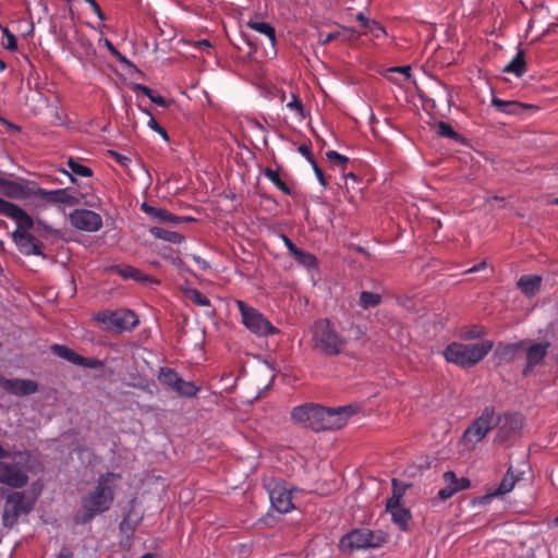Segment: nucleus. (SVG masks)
<instances>
[{
	"instance_id": "f257e3e1",
	"label": "nucleus",
	"mask_w": 558,
	"mask_h": 558,
	"mask_svg": "<svg viewBox=\"0 0 558 558\" xmlns=\"http://www.w3.org/2000/svg\"><path fill=\"white\" fill-rule=\"evenodd\" d=\"M355 413L356 408L351 404L325 408L316 403H305L293 408L291 418L303 427L320 432L343 427Z\"/></svg>"
},
{
	"instance_id": "f03ea898",
	"label": "nucleus",
	"mask_w": 558,
	"mask_h": 558,
	"mask_svg": "<svg viewBox=\"0 0 558 558\" xmlns=\"http://www.w3.org/2000/svg\"><path fill=\"white\" fill-rule=\"evenodd\" d=\"M119 478L120 475L113 472L98 477L95 488L81 499L82 509L74 515L76 524H86L111 508Z\"/></svg>"
},
{
	"instance_id": "7ed1b4c3",
	"label": "nucleus",
	"mask_w": 558,
	"mask_h": 558,
	"mask_svg": "<svg viewBox=\"0 0 558 558\" xmlns=\"http://www.w3.org/2000/svg\"><path fill=\"white\" fill-rule=\"evenodd\" d=\"M493 347L494 343L490 340L470 344L452 342L445 349L444 356L449 363L468 368L481 362Z\"/></svg>"
},
{
	"instance_id": "20e7f679",
	"label": "nucleus",
	"mask_w": 558,
	"mask_h": 558,
	"mask_svg": "<svg viewBox=\"0 0 558 558\" xmlns=\"http://www.w3.org/2000/svg\"><path fill=\"white\" fill-rule=\"evenodd\" d=\"M313 349L326 356L342 353L347 340L333 328L329 319H318L313 327Z\"/></svg>"
},
{
	"instance_id": "39448f33",
	"label": "nucleus",
	"mask_w": 558,
	"mask_h": 558,
	"mask_svg": "<svg viewBox=\"0 0 558 558\" xmlns=\"http://www.w3.org/2000/svg\"><path fill=\"white\" fill-rule=\"evenodd\" d=\"M87 184L78 185L77 194H71L69 189L45 190L33 185L32 196L39 197L51 204L77 205L83 202L86 206L96 207L100 199L89 194Z\"/></svg>"
},
{
	"instance_id": "423d86ee",
	"label": "nucleus",
	"mask_w": 558,
	"mask_h": 558,
	"mask_svg": "<svg viewBox=\"0 0 558 558\" xmlns=\"http://www.w3.org/2000/svg\"><path fill=\"white\" fill-rule=\"evenodd\" d=\"M95 320L104 325L106 330L121 333L131 331L138 325L136 314L132 310L120 308L116 311L104 310L95 315Z\"/></svg>"
},
{
	"instance_id": "0eeeda50",
	"label": "nucleus",
	"mask_w": 558,
	"mask_h": 558,
	"mask_svg": "<svg viewBox=\"0 0 558 558\" xmlns=\"http://www.w3.org/2000/svg\"><path fill=\"white\" fill-rule=\"evenodd\" d=\"M500 421L501 417L495 415L494 407H486L464 430L462 438L466 442L477 444L486 437L490 429L498 426Z\"/></svg>"
},
{
	"instance_id": "6e6552de",
	"label": "nucleus",
	"mask_w": 558,
	"mask_h": 558,
	"mask_svg": "<svg viewBox=\"0 0 558 558\" xmlns=\"http://www.w3.org/2000/svg\"><path fill=\"white\" fill-rule=\"evenodd\" d=\"M241 314L243 325L257 336L275 335L278 329L256 308L247 305L242 300L235 301Z\"/></svg>"
},
{
	"instance_id": "1a4fd4ad",
	"label": "nucleus",
	"mask_w": 558,
	"mask_h": 558,
	"mask_svg": "<svg viewBox=\"0 0 558 558\" xmlns=\"http://www.w3.org/2000/svg\"><path fill=\"white\" fill-rule=\"evenodd\" d=\"M385 542L380 532H373L368 529H355L347 533L340 539V546L349 549H365L379 547Z\"/></svg>"
},
{
	"instance_id": "9d476101",
	"label": "nucleus",
	"mask_w": 558,
	"mask_h": 558,
	"mask_svg": "<svg viewBox=\"0 0 558 558\" xmlns=\"http://www.w3.org/2000/svg\"><path fill=\"white\" fill-rule=\"evenodd\" d=\"M157 378L162 386L181 397H195L199 391L194 383L184 380L177 371L170 367H160Z\"/></svg>"
},
{
	"instance_id": "9b49d317",
	"label": "nucleus",
	"mask_w": 558,
	"mask_h": 558,
	"mask_svg": "<svg viewBox=\"0 0 558 558\" xmlns=\"http://www.w3.org/2000/svg\"><path fill=\"white\" fill-rule=\"evenodd\" d=\"M34 501L26 500L24 493H12L5 499L3 510V524L5 526H13L20 515L27 514L33 510Z\"/></svg>"
},
{
	"instance_id": "f8f14e48",
	"label": "nucleus",
	"mask_w": 558,
	"mask_h": 558,
	"mask_svg": "<svg viewBox=\"0 0 558 558\" xmlns=\"http://www.w3.org/2000/svg\"><path fill=\"white\" fill-rule=\"evenodd\" d=\"M0 215L16 222V229L22 233H28L34 227L33 218L20 206L0 197Z\"/></svg>"
},
{
	"instance_id": "ddd939ff",
	"label": "nucleus",
	"mask_w": 558,
	"mask_h": 558,
	"mask_svg": "<svg viewBox=\"0 0 558 558\" xmlns=\"http://www.w3.org/2000/svg\"><path fill=\"white\" fill-rule=\"evenodd\" d=\"M71 225L85 232H97L102 228V218L89 209H74L69 216Z\"/></svg>"
},
{
	"instance_id": "4468645a",
	"label": "nucleus",
	"mask_w": 558,
	"mask_h": 558,
	"mask_svg": "<svg viewBox=\"0 0 558 558\" xmlns=\"http://www.w3.org/2000/svg\"><path fill=\"white\" fill-rule=\"evenodd\" d=\"M267 489L271 506L278 512L288 513L294 508L291 489L279 483H275L274 486L268 484Z\"/></svg>"
},
{
	"instance_id": "2eb2a0df",
	"label": "nucleus",
	"mask_w": 558,
	"mask_h": 558,
	"mask_svg": "<svg viewBox=\"0 0 558 558\" xmlns=\"http://www.w3.org/2000/svg\"><path fill=\"white\" fill-rule=\"evenodd\" d=\"M28 482V475L16 463L0 462V483L14 488L24 487Z\"/></svg>"
},
{
	"instance_id": "dca6fc26",
	"label": "nucleus",
	"mask_w": 558,
	"mask_h": 558,
	"mask_svg": "<svg viewBox=\"0 0 558 558\" xmlns=\"http://www.w3.org/2000/svg\"><path fill=\"white\" fill-rule=\"evenodd\" d=\"M50 350L57 356L68 362H71L74 365H78L86 368H100L104 365L101 361L97 359L85 357L63 344H52L50 347Z\"/></svg>"
},
{
	"instance_id": "f3484780",
	"label": "nucleus",
	"mask_w": 558,
	"mask_h": 558,
	"mask_svg": "<svg viewBox=\"0 0 558 558\" xmlns=\"http://www.w3.org/2000/svg\"><path fill=\"white\" fill-rule=\"evenodd\" d=\"M11 238L21 254L25 256H45L43 243L29 232L22 233L20 231H13Z\"/></svg>"
},
{
	"instance_id": "a211bd4d",
	"label": "nucleus",
	"mask_w": 558,
	"mask_h": 558,
	"mask_svg": "<svg viewBox=\"0 0 558 558\" xmlns=\"http://www.w3.org/2000/svg\"><path fill=\"white\" fill-rule=\"evenodd\" d=\"M0 387L7 392L24 397L38 391V384L32 379H8L0 374Z\"/></svg>"
},
{
	"instance_id": "6ab92c4d",
	"label": "nucleus",
	"mask_w": 558,
	"mask_h": 558,
	"mask_svg": "<svg viewBox=\"0 0 558 558\" xmlns=\"http://www.w3.org/2000/svg\"><path fill=\"white\" fill-rule=\"evenodd\" d=\"M550 342H532L526 348V365L523 368V375H527L535 366H538L545 360Z\"/></svg>"
},
{
	"instance_id": "aec40b11",
	"label": "nucleus",
	"mask_w": 558,
	"mask_h": 558,
	"mask_svg": "<svg viewBox=\"0 0 558 558\" xmlns=\"http://www.w3.org/2000/svg\"><path fill=\"white\" fill-rule=\"evenodd\" d=\"M32 192L33 186L0 177V193L10 198H26Z\"/></svg>"
},
{
	"instance_id": "412c9836",
	"label": "nucleus",
	"mask_w": 558,
	"mask_h": 558,
	"mask_svg": "<svg viewBox=\"0 0 558 558\" xmlns=\"http://www.w3.org/2000/svg\"><path fill=\"white\" fill-rule=\"evenodd\" d=\"M114 272H117L119 276H121L124 279H132L134 281H137L144 286H150V284H158L159 280L149 276L143 274L140 269L130 266H114L113 267Z\"/></svg>"
},
{
	"instance_id": "4be33fe9",
	"label": "nucleus",
	"mask_w": 558,
	"mask_h": 558,
	"mask_svg": "<svg viewBox=\"0 0 558 558\" xmlns=\"http://www.w3.org/2000/svg\"><path fill=\"white\" fill-rule=\"evenodd\" d=\"M66 166L71 172H69L64 169L61 170V172L66 174L70 178V181L72 183L76 184L77 186L80 184L77 183V180L75 177L92 178L94 174L93 170L89 167L82 165L80 161H77L76 159H74L72 157H70L68 159Z\"/></svg>"
},
{
	"instance_id": "5701e85b",
	"label": "nucleus",
	"mask_w": 558,
	"mask_h": 558,
	"mask_svg": "<svg viewBox=\"0 0 558 558\" xmlns=\"http://www.w3.org/2000/svg\"><path fill=\"white\" fill-rule=\"evenodd\" d=\"M541 284H542V277L536 276V275L521 276L517 282L518 288L527 298L534 296L539 291Z\"/></svg>"
},
{
	"instance_id": "b1692460",
	"label": "nucleus",
	"mask_w": 558,
	"mask_h": 558,
	"mask_svg": "<svg viewBox=\"0 0 558 558\" xmlns=\"http://www.w3.org/2000/svg\"><path fill=\"white\" fill-rule=\"evenodd\" d=\"M526 343V340H521L514 343H498L496 348V355L500 361L510 362L514 359L517 352Z\"/></svg>"
},
{
	"instance_id": "393cba45",
	"label": "nucleus",
	"mask_w": 558,
	"mask_h": 558,
	"mask_svg": "<svg viewBox=\"0 0 558 558\" xmlns=\"http://www.w3.org/2000/svg\"><path fill=\"white\" fill-rule=\"evenodd\" d=\"M492 105L496 109L506 114H519L525 108L523 104L515 100H502L498 97H493Z\"/></svg>"
},
{
	"instance_id": "a878e982",
	"label": "nucleus",
	"mask_w": 558,
	"mask_h": 558,
	"mask_svg": "<svg viewBox=\"0 0 558 558\" xmlns=\"http://www.w3.org/2000/svg\"><path fill=\"white\" fill-rule=\"evenodd\" d=\"M391 514V520L401 531L409 530V522L412 519V514L409 509L404 507H397L393 509H386Z\"/></svg>"
},
{
	"instance_id": "bb28decb",
	"label": "nucleus",
	"mask_w": 558,
	"mask_h": 558,
	"mask_svg": "<svg viewBox=\"0 0 558 558\" xmlns=\"http://www.w3.org/2000/svg\"><path fill=\"white\" fill-rule=\"evenodd\" d=\"M526 71L524 50L519 49L514 58L505 68L504 72L513 73L517 77H521Z\"/></svg>"
},
{
	"instance_id": "cd10ccee",
	"label": "nucleus",
	"mask_w": 558,
	"mask_h": 558,
	"mask_svg": "<svg viewBox=\"0 0 558 558\" xmlns=\"http://www.w3.org/2000/svg\"><path fill=\"white\" fill-rule=\"evenodd\" d=\"M444 482L446 483V486L449 488L457 489V493L468 489L471 486V482L466 477H460L458 478L456 473L452 471H447L444 473Z\"/></svg>"
},
{
	"instance_id": "c85d7f7f",
	"label": "nucleus",
	"mask_w": 558,
	"mask_h": 558,
	"mask_svg": "<svg viewBox=\"0 0 558 558\" xmlns=\"http://www.w3.org/2000/svg\"><path fill=\"white\" fill-rule=\"evenodd\" d=\"M150 233L156 239H160L170 243H181L184 239L182 234L162 227L150 228Z\"/></svg>"
},
{
	"instance_id": "c756f323",
	"label": "nucleus",
	"mask_w": 558,
	"mask_h": 558,
	"mask_svg": "<svg viewBox=\"0 0 558 558\" xmlns=\"http://www.w3.org/2000/svg\"><path fill=\"white\" fill-rule=\"evenodd\" d=\"M263 173L283 194L293 195L292 189L280 179L278 171L267 167L264 169Z\"/></svg>"
},
{
	"instance_id": "7c9ffc66",
	"label": "nucleus",
	"mask_w": 558,
	"mask_h": 558,
	"mask_svg": "<svg viewBox=\"0 0 558 558\" xmlns=\"http://www.w3.org/2000/svg\"><path fill=\"white\" fill-rule=\"evenodd\" d=\"M247 26L251 29L267 36L269 38V40L271 41V44L275 45V43H276V29H275V27L271 24H269L267 22L248 21L247 22Z\"/></svg>"
},
{
	"instance_id": "2f4dec72",
	"label": "nucleus",
	"mask_w": 558,
	"mask_h": 558,
	"mask_svg": "<svg viewBox=\"0 0 558 558\" xmlns=\"http://www.w3.org/2000/svg\"><path fill=\"white\" fill-rule=\"evenodd\" d=\"M500 421L501 434H509L510 432L518 430L522 425V420L519 415L505 414Z\"/></svg>"
},
{
	"instance_id": "473e14b6",
	"label": "nucleus",
	"mask_w": 558,
	"mask_h": 558,
	"mask_svg": "<svg viewBox=\"0 0 558 558\" xmlns=\"http://www.w3.org/2000/svg\"><path fill=\"white\" fill-rule=\"evenodd\" d=\"M133 89L134 92H141L142 94L147 96L157 106L168 107V101L162 96L155 94V92L150 89L148 86L135 84Z\"/></svg>"
},
{
	"instance_id": "72a5a7b5",
	"label": "nucleus",
	"mask_w": 558,
	"mask_h": 558,
	"mask_svg": "<svg viewBox=\"0 0 558 558\" xmlns=\"http://www.w3.org/2000/svg\"><path fill=\"white\" fill-rule=\"evenodd\" d=\"M344 33H348L349 36L347 38H350V37H352L355 34V31L352 29V28L342 27L341 31L330 32V33H327V34L320 33L319 34V38H318V43L320 45H323V46H326L329 43H331V41L340 38L341 36H343Z\"/></svg>"
},
{
	"instance_id": "f704fd0d",
	"label": "nucleus",
	"mask_w": 558,
	"mask_h": 558,
	"mask_svg": "<svg viewBox=\"0 0 558 558\" xmlns=\"http://www.w3.org/2000/svg\"><path fill=\"white\" fill-rule=\"evenodd\" d=\"M380 301L381 296L378 293L362 291L360 294V305L364 310L379 305Z\"/></svg>"
},
{
	"instance_id": "c9c22d12",
	"label": "nucleus",
	"mask_w": 558,
	"mask_h": 558,
	"mask_svg": "<svg viewBox=\"0 0 558 558\" xmlns=\"http://www.w3.org/2000/svg\"><path fill=\"white\" fill-rule=\"evenodd\" d=\"M515 485V477L514 475L508 471L505 476L502 477L499 486L493 494L494 496L505 495L507 493H510Z\"/></svg>"
},
{
	"instance_id": "e433bc0d",
	"label": "nucleus",
	"mask_w": 558,
	"mask_h": 558,
	"mask_svg": "<svg viewBox=\"0 0 558 558\" xmlns=\"http://www.w3.org/2000/svg\"><path fill=\"white\" fill-rule=\"evenodd\" d=\"M293 258L303 267L307 269L317 267V258L305 251L299 250L298 253L293 256Z\"/></svg>"
},
{
	"instance_id": "4c0bfd02",
	"label": "nucleus",
	"mask_w": 558,
	"mask_h": 558,
	"mask_svg": "<svg viewBox=\"0 0 558 558\" xmlns=\"http://www.w3.org/2000/svg\"><path fill=\"white\" fill-rule=\"evenodd\" d=\"M186 298L197 306L211 307L210 300L197 289H189Z\"/></svg>"
},
{
	"instance_id": "58836bf2",
	"label": "nucleus",
	"mask_w": 558,
	"mask_h": 558,
	"mask_svg": "<svg viewBox=\"0 0 558 558\" xmlns=\"http://www.w3.org/2000/svg\"><path fill=\"white\" fill-rule=\"evenodd\" d=\"M392 485H393L392 494L387 499L386 509H393L397 507H401L400 501L404 495V489L397 487V480H392Z\"/></svg>"
},
{
	"instance_id": "ea45409f",
	"label": "nucleus",
	"mask_w": 558,
	"mask_h": 558,
	"mask_svg": "<svg viewBox=\"0 0 558 558\" xmlns=\"http://www.w3.org/2000/svg\"><path fill=\"white\" fill-rule=\"evenodd\" d=\"M437 134L441 137L451 138L453 141L460 140V135L453 130V128L444 121H440L437 124Z\"/></svg>"
},
{
	"instance_id": "a19ab883",
	"label": "nucleus",
	"mask_w": 558,
	"mask_h": 558,
	"mask_svg": "<svg viewBox=\"0 0 558 558\" xmlns=\"http://www.w3.org/2000/svg\"><path fill=\"white\" fill-rule=\"evenodd\" d=\"M486 335L485 328L480 325H474L461 331L460 337L463 339H480Z\"/></svg>"
},
{
	"instance_id": "79ce46f5",
	"label": "nucleus",
	"mask_w": 558,
	"mask_h": 558,
	"mask_svg": "<svg viewBox=\"0 0 558 558\" xmlns=\"http://www.w3.org/2000/svg\"><path fill=\"white\" fill-rule=\"evenodd\" d=\"M326 157L332 165L339 167L342 170H344L349 163V158L336 150H328L326 153Z\"/></svg>"
},
{
	"instance_id": "37998d69",
	"label": "nucleus",
	"mask_w": 558,
	"mask_h": 558,
	"mask_svg": "<svg viewBox=\"0 0 558 558\" xmlns=\"http://www.w3.org/2000/svg\"><path fill=\"white\" fill-rule=\"evenodd\" d=\"M363 34H371L374 38H380L386 36V31L381 24L372 20L371 22H367V26L364 28Z\"/></svg>"
},
{
	"instance_id": "c03bdc74",
	"label": "nucleus",
	"mask_w": 558,
	"mask_h": 558,
	"mask_svg": "<svg viewBox=\"0 0 558 558\" xmlns=\"http://www.w3.org/2000/svg\"><path fill=\"white\" fill-rule=\"evenodd\" d=\"M144 112L150 117V119L147 122L148 128L151 129L153 131L157 132L166 142H169L170 137H169L167 131L156 121V119L153 117V114L149 111L144 110Z\"/></svg>"
},
{
	"instance_id": "a18cd8bd",
	"label": "nucleus",
	"mask_w": 558,
	"mask_h": 558,
	"mask_svg": "<svg viewBox=\"0 0 558 558\" xmlns=\"http://www.w3.org/2000/svg\"><path fill=\"white\" fill-rule=\"evenodd\" d=\"M160 222H169V223H179L181 222V217L171 214L170 211L160 208L159 214L155 217Z\"/></svg>"
},
{
	"instance_id": "49530a36",
	"label": "nucleus",
	"mask_w": 558,
	"mask_h": 558,
	"mask_svg": "<svg viewBox=\"0 0 558 558\" xmlns=\"http://www.w3.org/2000/svg\"><path fill=\"white\" fill-rule=\"evenodd\" d=\"M287 107L290 110L295 111L300 117H302V118L305 117L303 104H302L301 99L295 94H292L291 101H289L287 104Z\"/></svg>"
},
{
	"instance_id": "de8ad7c7",
	"label": "nucleus",
	"mask_w": 558,
	"mask_h": 558,
	"mask_svg": "<svg viewBox=\"0 0 558 558\" xmlns=\"http://www.w3.org/2000/svg\"><path fill=\"white\" fill-rule=\"evenodd\" d=\"M298 151L310 162L314 163L315 158L312 154V144L311 142H304L298 147Z\"/></svg>"
},
{
	"instance_id": "09e8293b",
	"label": "nucleus",
	"mask_w": 558,
	"mask_h": 558,
	"mask_svg": "<svg viewBox=\"0 0 558 558\" xmlns=\"http://www.w3.org/2000/svg\"><path fill=\"white\" fill-rule=\"evenodd\" d=\"M411 66L410 65H403V66H395V68H390L387 70V74H386V77L389 78V80H392V77L389 75L391 73H399L401 75H403L404 80H409L411 74Z\"/></svg>"
},
{
	"instance_id": "8fccbe9b",
	"label": "nucleus",
	"mask_w": 558,
	"mask_h": 558,
	"mask_svg": "<svg viewBox=\"0 0 558 558\" xmlns=\"http://www.w3.org/2000/svg\"><path fill=\"white\" fill-rule=\"evenodd\" d=\"M3 35L7 37L5 48L14 51L17 49V40L14 34H12L7 27L3 28Z\"/></svg>"
},
{
	"instance_id": "3c124183",
	"label": "nucleus",
	"mask_w": 558,
	"mask_h": 558,
	"mask_svg": "<svg viewBox=\"0 0 558 558\" xmlns=\"http://www.w3.org/2000/svg\"><path fill=\"white\" fill-rule=\"evenodd\" d=\"M109 155L112 157L114 161H117L119 165L123 167H126L131 162V159L129 157L114 150H109Z\"/></svg>"
},
{
	"instance_id": "603ef678",
	"label": "nucleus",
	"mask_w": 558,
	"mask_h": 558,
	"mask_svg": "<svg viewBox=\"0 0 558 558\" xmlns=\"http://www.w3.org/2000/svg\"><path fill=\"white\" fill-rule=\"evenodd\" d=\"M314 172H315V175L317 178V180L319 181V183L326 187L327 186V181H326V178L324 175V172L323 170L319 168V166L317 165L316 160L314 161V163H311Z\"/></svg>"
},
{
	"instance_id": "864d4df0",
	"label": "nucleus",
	"mask_w": 558,
	"mask_h": 558,
	"mask_svg": "<svg viewBox=\"0 0 558 558\" xmlns=\"http://www.w3.org/2000/svg\"><path fill=\"white\" fill-rule=\"evenodd\" d=\"M457 494V489L454 488H449L447 486H445L444 488H441L438 494H437V497L440 499V500H447L449 498H451L453 495Z\"/></svg>"
},
{
	"instance_id": "5fc2aeb1",
	"label": "nucleus",
	"mask_w": 558,
	"mask_h": 558,
	"mask_svg": "<svg viewBox=\"0 0 558 558\" xmlns=\"http://www.w3.org/2000/svg\"><path fill=\"white\" fill-rule=\"evenodd\" d=\"M281 239H282L286 247L288 248L290 255L294 256L300 248L287 235L282 234Z\"/></svg>"
},
{
	"instance_id": "6e6d98bb",
	"label": "nucleus",
	"mask_w": 558,
	"mask_h": 558,
	"mask_svg": "<svg viewBox=\"0 0 558 558\" xmlns=\"http://www.w3.org/2000/svg\"><path fill=\"white\" fill-rule=\"evenodd\" d=\"M87 3L90 5V9L98 16L99 20H101V21L106 20V15L104 14L101 8L96 2V0H89Z\"/></svg>"
},
{
	"instance_id": "4d7b16f0",
	"label": "nucleus",
	"mask_w": 558,
	"mask_h": 558,
	"mask_svg": "<svg viewBox=\"0 0 558 558\" xmlns=\"http://www.w3.org/2000/svg\"><path fill=\"white\" fill-rule=\"evenodd\" d=\"M141 207H142L143 211H145L153 218H155L159 214V210H160V208L150 206L147 203H143Z\"/></svg>"
},
{
	"instance_id": "13d9d810",
	"label": "nucleus",
	"mask_w": 558,
	"mask_h": 558,
	"mask_svg": "<svg viewBox=\"0 0 558 558\" xmlns=\"http://www.w3.org/2000/svg\"><path fill=\"white\" fill-rule=\"evenodd\" d=\"M141 207H142L143 211H145L153 218H155L159 214V210H160V208L150 206L147 203H143Z\"/></svg>"
},
{
	"instance_id": "bf43d9fd",
	"label": "nucleus",
	"mask_w": 558,
	"mask_h": 558,
	"mask_svg": "<svg viewBox=\"0 0 558 558\" xmlns=\"http://www.w3.org/2000/svg\"><path fill=\"white\" fill-rule=\"evenodd\" d=\"M141 207H142L143 211H145L153 218H155L159 214V210H160V208L150 206L147 203H143Z\"/></svg>"
},
{
	"instance_id": "052dcab7",
	"label": "nucleus",
	"mask_w": 558,
	"mask_h": 558,
	"mask_svg": "<svg viewBox=\"0 0 558 558\" xmlns=\"http://www.w3.org/2000/svg\"><path fill=\"white\" fill-rule=\"evenodd\" d=\"M57 558H73V551L69 547L63 546Z\"/></svg>"
},
{
	"instance_id": "680f3d73",
	"label": "nucleus",
	"mask_w": 558,
	"mask_h": 558,
	"mask_svg": "<svg viewBox=\"0 0 558 558\" xmlns=\"http://www.w3.org/2000/svg\"><path fill=\"white\" fill-rule=\"evenodd\" d=\"M101 41L104 43L105 47H107V49L109 50V52L111 54H118V49L113 46V44L108 38H104Z\"/></svg>"
},
{
	"instance_id": "e2e57ef3",
	"label": "nucleus",
	"mask_w": 558,
	"mask_h": 558,
	"mask_svg": "<svg viewBox=\"0 0 558 558\" xmlns=\"http://www.w3.org/2000/svg\"><path fill=\"white\" fill-rule=\"evenodd\" d=\"M192 259L198 264L203 269H206L209 267L208 263L202 258L201 256H197V255H192Z\"/></svg>"
},
{
	"instance_id": "0e129e2a",
	"label": "nucleus",
	"mask_w": 558,
	"mask_h": 558,
	"mask_svg": "<svg viewBox=\"0 0 558 558\" xmlns=\"http://www.w3.org/2000/svg\"><path fill=\"white\" fill-rule=\"evenodd\" d=\"M356 20L361 23V25L363 26V28H365L367 26V22H371L372 20L366 17L364 15V13L360 12L357 13L356 15Z\"/></svg>"
},
{
	"instance_id": "69168bd1",
	"label": "nucleus",
	"mask_w": 558,
	"mask_h": 558,
	"mask_svg": "<svg viewBox=\"0 0 558 558\" xmlns=\"http://www.w3.org/2000/svg\"><path fill=\"white\" fill-rule=\"evenodd\" d=\"M116 59H118L121 63L130 64V61L125 56H123L119 50L118 54H112Z\"/></svg>"
},
{
	"instance_id": "338daca9",
	"label": "nucleus",
	"mask_w": 558,
	"mask_h": 558,
	"mask_svg": "<svg viewBox=\"0 0 558 558\" xmlns=\"http://www.w3.org/2000/svg\"><path fill=\"white\" fill-rule=\"evenodd\" d=\"M116 59H118L121 63L130 64V61L125 56H123L119 50L118 54H112Z\"/></svg>"
},
{
	"instance_id": "774afa93",
	"label": "nucleus",
	"mask_w": 558,
	"mask_h": 558,
	"mask_svg": "<svg viewBox=\"0 0 558 558\" xmlns=\"http://www.w3.org/2000/svg\"><path fill=\"white\" fill-rule=\"evenodd\" d=\"M486 267V263L485 262H482L480 263L478 265L472 267L469 272H476V271H480L482 269H484Z\"/></svg>"
}]
</instances>
